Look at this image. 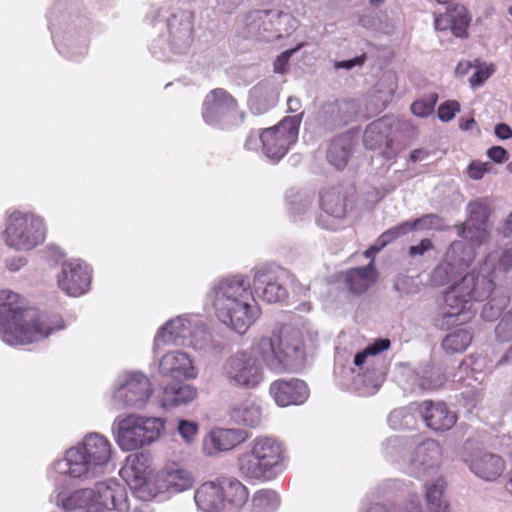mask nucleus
<instances>
[{
    "label": "nucleus",
    "mask_w": 512,
    "mask_h": 512,
    "mask_svg": "<svg viewBox=\"0 0 512 512\" xmlns=\"http://www.w3.org/2000/svg\"><path fill=\"white\" fill-rule=\"evenodd\" d=\"M209 298L218 319L238 334L246 333L260 316L251 283L243 275L221 279L210 291Z\"/></svg>",
    "instance_id": "f257e3e1"
},
{
    "label": "nucleus",
    "mask_w": 512,
    "mask_h": 512,
    "mask_svg": "<svg viewBox=\"0 0 512 512\" xmlns=\"http://www.w3.org/2000/svg\"><path fill=\"white\" fill-rule=\"evenodd\" d=\"M64 326L50 327L36 309H23L18 294L0 291V338L9 345L29 344Z\"/></svg>",
    "instance_id": "f03ea898"
},
{
    "label": "nucleus",
    "mask_w": 512,
    "mask_h": 512,
    "mask_svg": "<svg viewBox=\"0 0 512 512\" xmlns=\"http://www.w3.org/2000/svg\"><path fill=\"white\" fill-rule=\"evenodd\" d=\"M111 455L109 440L99 433H90L82 443L69 448L65 457L54 463V469L72 478L92 479L103 472Z\"/></svg>",
    "instance_id": "7ed1b4c3"
},
{
    "label": "nucleus",
    "mask_w": 512,
    "mask_h": 512,
    "mask_svg": "<svg viewBox=\"0 0 512 512\" xmlns=\"http://www.w3.org/2000/svg\"><path fill=\"white\" fill-rule=\"evenodd\" d=\"M252 350L272 371L285 372L303 366L305 350L302 333L298 329L282 327L271 336L257 339Z\"/></svg>",
    "instance_id": "20e7f679"
},
{
    "label": "nucleus",
    "mask_w": 512,
    "mask_h": 512,
    "mask_svg": "<svg viewBox=\"0 0 512 512\" xmlns=\"http://www.w3.org/2000/svg\"><path fill=\"white\" fill-rule=\"evenodd\" d=\"M493 289L494 283L490 277L467 273L444 295L442 316L445 323L458 325L469 321L473 316L471 303L487 299Z\"/></svg>",
    "instance_id": "39448f33"
},
{
    "label": "nucleus",
    "mask_w": 512,
    "mask_h": 512,
    "mask_svg": "<svg viewBox=\"0 0 512 512\" xmlns=\"http://www.w3.org/2000/svg\"><path fill=\"white\" fill-rule=\"evenodd\" d=\"M66 512H127L125 488L117 482H98L94 488L80 489L62 500Z\"/></svg>",
    "instance_id": "423d86ee"
},
{
    "label": "nucleus",
    "mask_w": 512,
    "mask_h": 512,
    "mask_svg": "<svg viewBox=\"0 0 512 512\" xmlns=\"http://www.w3.org/2000/svg\"><path fill=\"white\" fill-rule=\"evenodd\" d=\"M164 424V419L159 417L130 414L116 417L112 431L119 447L132 451L156 441L164 429Z\"/></svg>",
    "instance_id": "0eeeda50"
},
{
    "label": "nucleus",
    "mask_w": 512,
    "mask_h": 512,
    "mask_svg": "<svg viewBox=\"0 0 512 512\" xmlns=\"http://www.w3.org/2000/svg\"><path fill=\"white\" fill-rule=\"evenodd\" d=\"M295 19L288 13L278 10H256L246 17L245 36L272 41L290 33Z\"/></svg>",
    "instance_id": "6e6552de"
},
{
    "label": "nucleus",
    "mask_w": 512,
    "mask_h": 512,
    "mask_svg": "<svg viewBox=\"0 0 512 512\" xmlns=\"http://www.w3.org/2000/svg\"><path fill=\"white\" fill-rule=\"evenodd\" d=\"M221 374L230 386L244 389L256 388L264 375L256 356L246 350L229 356L222 365Z\"/></svg>",
    "instance_id": "1a4fd4ad"
},
{
    "label": "nucleus",
    "mask_w": 512,
    "mask_h": 512,
    "mask_svg": "<svg viewBox=\"0 0 512 512\" xmlns=\"http://www.w3.org/2000/svg\"><path fill=\"white\" fill-rule=\"evenodd\" d=\"M210 340V334L199 321L194 324L184 317L170 320L161 327L154 339V348L164 344L188 345L203 349Z\"/></svg>",
    "instance_id": "9d476101"
},
{
    "label": "nucleus",
    "mask_w": 512,
    "mask_h": 512,
    "mask_svg": "<svg viewBox=\"0 0 512 512\" xmlns=\"http://www.w3.org/2000/svg\"><path fill=\"white\" fill-rule=\"evenodd\" d=\"M5 242L15 250H31L45 237L43 221L34 214L14 212L5 229Z\"/></svg>",
    "instance_id": "9b49d317"
},
{
    "label": "nucleus",
    "mask_w": 512,
    "mask_h": 512,
    "mask_svg": "<svg viewBox=\"0 0 512 512\" xmlns=\"http://www.w3.org/2000/svg\"><path fill=\"white\" fill-rule=\"evenodd\" d=\"M302 114L287 116L276 126L260 133L262 150L268 159L279 161L296 142Z\"/></svg>",
    "instance_id": "f8f14e48"
},
{
    "label": "nucleus",
    "mask_w": 512,
    "mask_h": 512,
    "mask_svg": "<svg viewBox=\"0 0 512 512\" xmlns=\"http://www.w3.org/2000/svg\"><path fill=\"white\" fill-rule=\"evenodd\" d=\"M202 117L211 126L224 128L242 120L237 100L226 90L216 88L205 97L202 105Z\"/></svg>",
    "instance_id": "ddd939ff"
},
{
    "label": "nucleus",
    "mask_w": 512,
    "mask_h": 512,
    "mask_svg": "<svg viewBox=\"0 0 512 512\" xmlns=\"http://www.w3.org/2000/svg\"><path fill=\"white\" fill-rule=\"evenodd\" d=\"M153 393L149 379L140 372L130 373L114 391L112 406L116 410L141 409Z\"/></svg>",
    "instance_id": "4468645a"
},
{
    "label": "nucleus",
    "mask_w": 512,
    "mask_h": 512,
    "mask_svg": "<svg viewBox=\"0 0 512 512\" xmlns=\"http://www.w3.org/2000/svg\"><path fill=\"white\" fill-rule=\"evenodd\" d=\"M475 259V251L463 241H453L445 258L433 271L432 280L436 285L450 282L457 274L466 270Z\"/></svg>",
    "instance_id": "2eb2a0df"
},
{
    "label": "nucleus",
    "mask_w": 512,
    "mask_h": 512,
    "mask_svg": "<svg viewBox=\"0 0 512 512\" xmlns=\"http://www.w3.org/2000/svg\"><path fill=\"white\" fill-rule=\"evenodd\" d=\"M468 217L464 223L457 224V234L474 245H481L490 237L488 206L479 201L470 202L467 206Z\"/></svg>",
    "instance_id": "dca6fc26"
},
{
    "label": "nucleus",
    "mask_w": 512,
    "mask_h": 512,
    "mask_svg": "<svg viewBox=\"0 0 512 512\" xmlns=\"http://www.w3.org/2000/svg\"><path fill=\"white\" fill-rule=\"evenodd\" d=\"M398 122L391 116H384L371 122L365 129L363 143L367 149H383L386 159H392L397 154L394 148L393 130Z\"/></svg>",
    "instance_id": "f3484780"
},
{
    "label": "nucleus",
    "mask_w": 512,
    "mask_h": 512,
    "mask_svg": "<svg viewBox=\"0 0 512 512\" xmlns=\"http://www.w3.org/2000/svg\"><path fill=\"white\" fill-rule=\"evenodd\" d=\"M90 280L88 266L78 259L65 261L57 277L59 288L74 297L80 296L88 290Z\"/></svg>",
    "instance_id": "a211bd4d"
},
{
    "label": "nucleus",
    "mask_w": 512,
    "mask_h": 512,
    "mask_svg": "<svg viewBox=\"0 0 512 512\" xmlns=\"http://www.w3.org/2000/svg\"><path fill=\"white\" fill-rule=\"evenodd\" d=\"M359 113V105L354 100L324 103L317 113L318 125L332 130L350 123Z\"/></svg>",
    "instance_id": "6ab92c4d"
},
{
    "label": "nucleus",
    "mask_w": 512,
    "mask_h": 512,
    "mask_svg": "<svg viewBox=\"0 0 512 512\" xmlns=\"http://www.w3.org/2000/svg\"><path fill=\"white\" fill-rule=\"evenodd\" d=\"M441 447L435 440L428 439L418 444L410 459L408 470L415 477H421L436 468L440 462Z\"/></svg>",
    "instance_id": "aec40b11"
},
{
    "label": "nucleus",
    "mask_w": 512,
    "mask_h": 512,
    "mask_svg": "<svg viewBox=\"0 0 512 512\" xmlns=\"http://www.w3.org/2000/svg\"><path fill=\"white\" fill-rule=\"evenodd\" d=\"M253 288L257 296L268 303H276L286 298L287 291L279 282L277 271L259 267L254 271Z\"/></svg>",
    "instance_id": "412c9836"
},
{
    "label": "nucleus",
    "mask_w": 512,
    "mask_h": 512,
    "mask_svg": "<svg viewBox=\"0 0 512 512\" xmlns=\"http://www.w3.org/2000/svg\"><path fill=\"white\" fill-rule=\"evenodd\" d=\"M469 469L479 478L494 481L505 470L504 460L496 454L477 450L464 458Z\"/></svg>",
    "instance_id": "4be33fe9"
},
{
    "label": "nucleus",
    "mask_w": 512,
    "mask_h": 512,
    "mask_svg": "<svg viewBox=\"0 0 512 512\" xmlns=\"http://www.w3.org/2000/svg\"><path fill=\"white\" fill-rule=\"evenodd\" d=\"M248 439V433L243 429L212 430L203 440V451L208 456L232 450Z\"/></svg>",
    "instance_id": "5701e85b"
},
{
    "label": "nucleus",
    "mask_w": 512,
    "mask_h": 512,
    "mask_svg": "<svg viewBox=\"0 0 512 512\" xmlns=\"http://www.w3.org/2000/svg\"><path fill=\"white\" fill-rule=\"evenodd\" d=\"M270 394L279 406L299 405L309 396L306 383L300 379L278 380L271 384Z\"/></svg>",
    "instance_id": "b1692460"
},
{
    "label": "nucleus",
    "mask_w": 512,
    "mask_h": 512,
    "mask_svg": "<svg viewBox=\"0 0 512 512\" xmlns=\"http://www.w3.org/2000/svg\"><path fill=\"white\" fill-rule=\"evenodd\" d=\"M167 27L171 50L178 54L186 52L192 42V25L186 14H172L167 20Z\"/></svg>",
    "instance_id": "393cba45"
},
{
    "label": "nucleus",
    "mask_w": 512,
    "mask_h": 512,
    "mask_svg": "<svg viewBox=\"0 0 512 512\" xmlns=\"http://www.w3.org/2000/svg\"><path fill=\"white\" fill-rule=\"evenodd\" d=\"M419 412L427 427L434 431H447L456 423V415L442 402L425 401Z\"/></svg>",
    "instance_id": "a878e982"
},
{
    "label": "nucleus",
    "mask_w": 512,
    "mask_h": 512,
    "mask_svg": "<svg viewBox=\"0 0 512 512\" xmlns=\"http://www.w3.org/2000/svg\"><path fill=\"white\" fill-rule=\"evenodd\" d=\"M160 372L173 378H195L197 369L185 352L173 351L165 354L159 364Z\"/></svg>",
    "instance_id": "bb28decb"
},
{
    "label": "nucleus",
    "mask_w": 512,
    "mask_h": 512,
    "mask_svg": "<svg viewBox=\"0 0 512 512\" xmlns=\"http://www.w3.org/2000/svg\"><path fill=\"white\" fill-rule=\"evenodd\" d=\"M249 447L273 471L284 458L282 443L271 436H258L250 443Z\"/></svg>",
    "instance_id": "cd10ccee"
},
{
    "label": "nucleus",
    "mask_w": 512,
    "mask_h": 512,
    "mask_svg": "<svg viewBox=\"0 0 512 512\" xmlns=\"http://www.w3.org/2000/svg\"><path fill=\"white\" fill-rule=\"evenodd\" d=\"M225 512H238L248 500L247 488L235 478L219 479Z\"/></svg>",
    "instance_id": "c85d7f7f"
},
{
    "label": "nucleus",
    "mask_w": 512,
    "mask_h": 512,
    "mask_svg": "<svg viewBox=\"0 0 512 512\" xmlns=\"http://www.w3.org/2000/svg\"><path fill=\"white\" fill-rule=\"evenodd\" d=\"M238 470L247 479L265 481L274 477V471L250 449L239 456Z\"/></svg>",
    "instance_id": "c756f323"
},
{
    "label": "nucleus",
    "mask_w": 512,
    "mask_h": 512,
    "mask_svg": "<svg viewBox=\"0 0 512 512\" xmlns=\"http://www.w3.org/2000/svg\"><path fill=\"white\" fill-rule=\"evenodd\" d=\"M355 145L353 135L349 133L334 137L327 149L326 158L338 170L343 169L352 155Z\"/></svg>",
    "instance_id": "7c9ffc66"
},
{
    "label": "nucleus",
    "mask_w": 512,
    "mask_h": 512,
    "mask_svg": "<svg viewBox=\"0 0 512 512\" xmlns=\"http://www.w3.org/2000/svg\"><path fill=\"white\" fill-rule=\"evenodd\" d=\"M223 494L217 482L202 484L195 493L194 499L197 506L204 512H225Z\"/></svg>",
    "instance_id": "2f4dec72"
},
{
    "label": "nucleus",
    "mask_w": 512,
    "mask_h": 512,
    "mask_svg": "<svg viewBox=\"0 0 512 512\" xmlns=\"http://www.w3.org/2000/svg\"><path fill=\"white\" fill-rule=\"evenodd\" d=\"M159 481L166 489L182 492L192 487L191 473L177 463L167 465L159 474Z\"/></svg>",
    "instance_id": "473e14b6"
},
{
    "label": "nucleus",
    "mask_w": 512,
    "mask_h": 512,
    "mask_svg": "<svg viewBox=\"0 0 512 512\" xmlns=\"http://www.w3.org/2000/svg\"><path fill=\"white\" fill-rule=\"evenodd\" d=\"M321 207L334 218H343L346 214V195L341 187L329 188L320 196Z\"/></svg>",
    "instance_id": "72a5a7b5"
},
{
    "label": "nucleus",
    "mask_w": 512,
    "mask_h": 512,
    "mask_svg": "<svg viewBox=\"0 0 512 512\" xmlns=\"http://www.w3.org/2000/svg\"><path fill=\"white\" fill-rule=\"evenodd\" d=\"M196 397V390L188 384L167 385L163 391L162 404L165 407L187 404Z\"/></svg>",
    "instance_id": "f704fd0d"
},
{
    "label": "nucleus",
    "mask_w": 512,
    "mask_h": 512,
    "mask_svg": "<svg viewBox=\"0 0 512 512\" xmlns=\"http://www.w3.org/2000/svg\"><path fill=\"white\" fill-rule=\"evenodd\" d=\"M346 282L353 293L365 292L374 282L373 264L351 269L346 274Z\"/></svg>",
    "instance_id": "c9c22d12"
},
{
    "label": "nucleus",
    "mask_w": 512,
    "mask_h": 512,
    "mask_svg": "<svg viewBox=\"0 0 512 512\" xmlns=\"http://www.w3.org/2000/svg\"><path fill=\"white\" fill-rule=\"evenodd\" d=\"M231 419L250 427H256L261 422V408L253 402H244L234 407L230 412Z\"/></svg>",
    "instance_id": "e433bc0d"
},
{
    "label": "nucleus",
    "mask_w": 512,
    "mask_h": 512,
    "mask_svg": "<svg viewBox=\"0 0 512 512\" xmlns=\"http://www.w3.org/2000/svg\"><path fill=\"white\" fill-rule=\"evenodd\" d=\"M370 366L371 365L365 364L362 370H366V372L358 374L354 380L356 389L362 395L375 393L383 381L382 371L373 368L372 372H370Z\"/></svg>",
    "instance_id": "4c0bfd02"
},
{
    "label": "nucleus",
    "mask_w": 512,
    "mask_h": 512,
    "mask_svg": "<svg viewBox=\"0 0 512 512\" xmlns=\"http://www.w3.org/2000/svg\"><path fill=\"white\" fill-rule=\"evenodd\" d=\"M445 483L437 479L434 483L426 484V501L430 512H449L448 504L443 498Z\"/></svg>",
    "instance_id": "58836bf2"
},
{
    "label": "nucleus",
    "mask_w": 512,
    "mask_h": 512,
    "mask_svg": "<svg viewBox=\"0 0 512 512\" xmlns=\"http://www.w3.org/2000/svg\"><path fill=\"white\" fill-rule=\"evenodd\" d=\"M410 379L412 381L410 390H434L441 387L445 382V377L440 371H425V374L418 375L411 372Z\"/></svg>",
    "instance_id": "ea45409f"
},
{
    "label": "nucleus",
    "mask_w": 512,
    "mask_h": 512,
    "mask_svg": "<svg viewBox=\"0 0 512 512\" xmlns=\"http://www.w3.org/2000/svg\"><path fill=\"white\" fill-rule=\"evenodd\" d=\"M448 16H451L453 35L458 38H466L470 23L467 9L462 5L453 4L448 7Z\"/></svg>",
    "instance_id": "a19ab883"
},
{
    "label": "nucleus",
    "mask_w": 512,
    "mask_h": 512,
    "mask_svg": "<svg viewBox=\"0 0 512 512\" xmlns=\"http://www.w3.org/2000/svg\"><path fill=\"white\" fill-rule=\"evenodd\" d=\"M391 342L387 338L376 339L369 344L363 351L357 353L354 358V364L363 369L365 364L374 365V358L377 354L389 349Z\"/></svg>",
    "instance_id": "79ce46f5"
},
{
    "label": "nucleus",
    "mask_w": 512,
    "mask_h": 512,
    "mask_svg": "<svg viewBox=\"0 0 512 512\" xmlns=\"http://www.w3.org/2000/svg\"><path fill=\"white\" fill-rule=\"evenodd\" d=\"M391 342L387 338L376 339L369 344L363 351L357 353L354 358V364L363 369L365 364L374 365V358L377 354L389 349Z\"/></svg>",
    "instance_id": "37998d69"
},
{
    "label": "nucleus",
    "mask_w": 512,
    "mask_h": 512,
    "mask_svg": "<svg viewBox=\"0 0 512 512\" xmlns=\"http://www.w3.org/2000/svg\"><path fill=\"white\" fill-rule=\"evenodd\" d=\"M472 341V335L467 329H458L448 334L442 341V347L449 353H461Z\"/></svg>",
    "instance_id": "c03bdc74"
},
{
    "label": "nucleus",
    "mask_w": 512,
    "mask_h": 512,
    "mask_svg": "<svg viewBox=\"0 0 512 512\" xmlns=\"http://www.w3.org/2000/svg\"><path fill=\"white\" fill-rule=\"evenodd\" d=\"M279 505V496L273 490H260L252 498V512H274Z\"/></svg>",
    "instance_id": "a18cd8bd"
},
{
    "label": "nucleus",
    "mask_w": 512,
    "mask_h": 512,
    "mask_svg": "<svg viewBox=\"0 0 512 512\" xmlns=\"http://www.w3.org/2000/svg\"><path fill=\"white\" fill-rule=\"evenodd\" d=\"M149 459L144 454L131 455L127 459L126 470H130L132 476L136 481L141 484L145 482L147 476L150 474Z\"/></svg>",
    "instance_id": "49530a36"
},
{
    "label": "nucleus",
    "mask_w": 512,
    "mask_h": 512,
    "mask_svg": "<svg viewBox=\"0 0 512 512\" xmlns=\"http://www.w3.org/2000/svg\"><path fill=\"white\" fill-rule=\"evenodd\" d=\"M437 100L438 95L436 93H430L413 102L411 111L415 116L425 118L433 113Z\"/></svg>",
    "instance_id": "de8ad7c7"
},
{
    "label": "nucleus",
    "mask_w": 512,
    "mask_h": 512,
    "mask_svg": "<svg viewBox=\"0 0 512 512\" xmlns=\"http://www.w3.org/2000/svg\"><path fill=\"white\" fill-rule=\"evenodd\" d=\"M413 231L412 224L409 223V221H405L397 226H394L384 233H382L378 239L377 243L378 245L383 249L386 245H388L393 240L397 239L398 237L402 235H406L407 233Z\"/></svg>",
    "instance_id": "09e8293b"
},
{
    "label": "nucleus",
    "mask_w": 512,
    "mask_h": 512,
    "mask_svg": "<svg viewBox=\"0 0 512 512\" xmlns=\"http://www.w3.org/2000/svg\"><path fill=\"white\" fill-rule=\"evenodd\" d=\"M413 231L412 224L409 223V221H405L397 226H394L384 233H382L378 239L377 243L378 245L383 249L386 245H388L393 240L397 239L398 237L402 235H406L407 233Z\"/></svg>",
    "instance_id": "8fccbe9b"
},
{
    "label": "nucleus",
    "mask_w": 512,
    "mask_h": 512,
    "mask_svg": "<svg viewBox=\"0 0 512 512\" xmlns=\"http://www.w3.org/2000/svg\"><path fill=\"white\" fill-rule=\"evenodd\" d=\"M413 231L412 224L409 223V221H405L397 226H394L384 233H382L378 239L377 243L378 245L383 249L386 245H388L393 240L397 239L398 237L402 235H406L407 233Z\"/></svg>",
    "instance_id": "3c124183"
},
{
    "label": "nucleus",
    "mask_w": 512,
    "mask_h": 512,
    "mask_svg": "<svg viewBox=\"0 0 512 512\" xmlns=\"http://www.w3.org/2000/svg\"><path fill=\"white\" fill-rule=\"evenodd\" d=\"M476 71L469 79L470 86L472 88H476L481 86L495 71L494 66L492 64H486L480 62V60H475Z\"/></svg>",
    "instance_id": "603ef678"
},
{
    "label": "nucleus",
    "mask_w": 512,
    "mask_h": 512,
    "mask_svg": "<svg viewBox=\"0 0 512 512\" xmlns=\"http://www.w3.org/2000/svg\"><path fill=\"white\" fill-rule=\"evenodd\" d=\"M409 223L412 224L413 231L419 229H445L443 219L437 214H426L421 218L409 221Z\"/></svg>",
    "instance_id": "864d4df0"
},
{
    "label": "nucleus",
    "mask_w": 512,
    "mask_h": 512,
    "mask_svg": "<svg viewBox=\"0 0 512 512\" xmlns=\"http://www.w3.org/2000/svg\"><path fill=\"white\" fill-rule=\"evenodd\" d=\"M496 336L500 341L512 340V312L505 315L495 329Z\"/></svg>",
    "instance_id": "5fc2aeb1"
},
{
    "label": "nucleus",
    "mask_w": 512,
    "mask_h": 512,
    "mask_svg": "<svg viewBox=\"0 0 512 512\" xmlns=\"http://www.w3.org/2000/svg\"><path fill=\"white\" fill-rule=\"evenodd\" d=\"M177 429L187 443L193 442L198 434V424L193 421L180 420Z\"/></svg>",
    "instance_id": "6e6d98bb"
},
{
    "label": "nucleus",
    "mask_w": 512,
    "mask_h": 512,
    "mask_svg": "<svg viewBox=\"0 0 512 512\" xmlns=\"http://www.w3.org/2000/svg\"><path fill=\"white\" fill-rule=\"evenodd\" d=\"M460 110V104L455 101H446L438 108V117L444 122H448L455 117L456 112Z\"/></svg>",
    "instance_id": "4d7b16f0"
},
{
    "label": "nucleus",
    "mask_w": 512,
    "mask_h": 512,
    "mask_svg": "<svg viewBox=\"0 0 512 512\" xmlns=\"http://www.w3.org/2000/svg\"><path fill=\"white\" fill-rule=\"evenodd\" d=\"M365 512H423L421 506L417 503H411V506H404L398 510L388 511V509L379 503L371 504Z\"/></svg>",
    "instance_id": "13d9d810"
},
{
    "label": "nucleus",
    "mask_w": 512,
    "mask_h": 512,
    "mask_svg": "<svg viewBox=\"0 0 512 512\" xmlns=\"http://www.w3.org/2000/svg\"><path fill=\"white\" fill-rule=\"evenodd\" d=\"M491 167L489 162H472L468 167V175L474 180H479Z\"/></svg>",
    "instance_id": "bf43d9fd"
},
{
    "label": "nucleus",
    "mask_w": 512,
    "mask_h": 512,
    "mask_svg": "<svg viewBox=\"0 0 512 512\" xmlns=\"http://www.w3.org/2000/svg\"><path fill=\"white\" fill-rule=\"evenodd\" d=\"M262 88L261 87H256L252 90V93H251V96H250V100H249V104H250V108L251 110H253L255 113H263L265 112L266 110H268L272 104H265L263 106H259L258 105V98L262 95Z\"/></svg>",
    "instance_id": "052dcab7"
},
{
    "label": "nucleus",
    "mask_w": 512,
    "mask_h": 512,
    "mask_svg": "<svg viewBox=\"0 0 512 512\" xmlns=\"http://www.w3.org/2000/svg\"><path fill=\"white\" fill-rule=\"evenodd\" d=\"M434 28L437 31H446L450 29L452 31L451 16H448V10L443 14L434 15Z\"/></svg>",
    "instance_id": "680f3d73"
},
{
    "label": "nucleus",
    "mask_w": 512,
    "mask_h": 512,
    "mask_svg": "<svg viewBox=\"0 0 512 512\" xmlns=\"http://www.w3.org/2000/svg\"><path fill=\"white\" fill-rule=\"evenodd\" d=\"M295 50H287L282 52L274 61V71L277 73H285L287 69V64L290 56L293 54Z\"/></svg>",
    "instance_id": "e2e57ef3"
},
{
    "label": "nucleus",
    "mask_w": 512,
    "mask_h": 512,
    "mask_svg": "<svg viewBox=\"0 0 512 512\" xmlns=\"http://www.w3.org/2000/svg\"><path fill=\"white\" fill-rule=\"evenodd\" d=\"M487 156L495 163H502L508 159V152L501 146H493L488 149Z\"/></svg>",
    "instance_id": "0e129e2a"
},
{
    "label": "nucleus",
    "mask_w": 512,
    "mask_h": 512,
    "mask_svg": "<svg viewBox=\"0 0 512 512\" xmlns=\"http://www.w3.org/2000/svg\"><path fill=\"white\" fill-rule=\"evenodd\" d=\"M433 248V244L429 239H423L418 245L411 246L409 248V255L412 257L421 256L426 251L431 250Z\"/></svg>",
    "instance_id": "69168bd1"
},
{
    "label": "nucleus",
    "mask_w": 512,
    "mask_h": 512,
    "mask_svg": "<svg viewBox=\"0 0 512 512\" xmlns=\"http://www.w3.org/2000/svg\"><path fill=\"white\" fill-rule=\"evenodd\" d=\"M364 61H365V56L361 55V56L355 57L353 59L337 61V62H335L334 67L336 69L350 70L355 66H361L364 63Z\"/></svg>",
    "instance_id": "338daca9"
},
{
    "label": "nucleus",
    "mask_w": 512,
    "mask_h": 512,
    "mask_svg": "<svg viewBox=\"0 0 512 512\" xmlns=\"http://www.w3.org/2000/svg\"><path fill=\"white\" fill-rule=\"evenodd\" d=\"M495 135L503 140L509 139L512 137V129L505 123L497 124L495 127Z\"/></svg>",
    "instance_id": "774afa93"
}]
</instances>
